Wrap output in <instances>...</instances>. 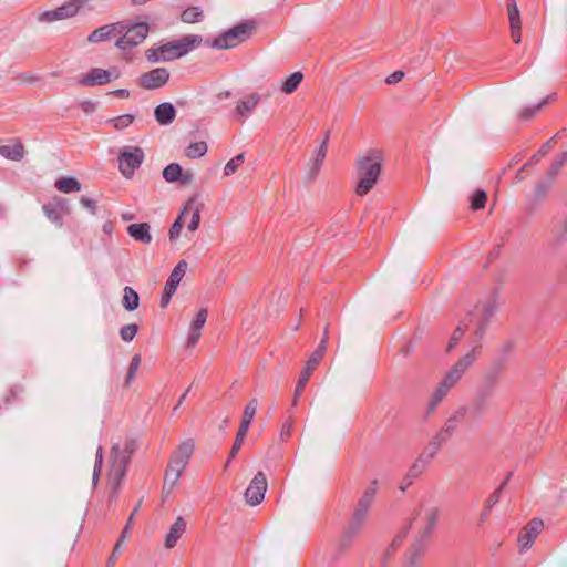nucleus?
Returning a JSON list of instances; mask_svg holds the SVG:
<instances>
[{
	"instance_id": "nucleus-27",
	"label": "nucleus",
	"mask_w": 567,
	"mask_h": 567,
	"mask_svg": "<svg viewBox=\"0 0 567 567\" xmlns=\"http://www.w3.org/2000/svg\"><path fill=\"white\" fill-rule=\"evenodd\" d=\"M258 405H259V403H258V400L256 398H252L246 404V406L244 409V412H243V419H241V422H240L239 430H244V431L248 432L250 423H251V421L255 417V414L257 412Z\"/></svg>"
},
{
	"instance_id": "nucleus-10",
	"label": "nucleus",
	"mask_w": 567,
	"mask_h": 567,
	"mask_svg": "<svg viewBox=\"0 0 567 567\" xmlns=\"http://www.w3.org/2000/svg\"><path fill=\"white\" fill-rule=\"evenodd\" d=\"M267 486L268 484L265 474L262 472H258L245 492L246 502L251 506L260 504L264 501Z\"/></svg>"
},
{
	"instance_id": "nucleus-40",
	"label": "nucleus",
	"mask_w": 567,
	"mask_h": 567,
	"mask_svg": "<svg viewBox=\"0 0 567 567\" xmlns=\"http://www.w3.org/2000/svg\"><path fill=\"white\" fill-rule=\"evenodd\" d=\"M502 487L503 486H501L498 489H496L489 496V498L486 501L484 509H483L482 515H481L482 520H484L488 516L492 507L498 503L499 497H501V493H502Z\"/></svg>"
},
{
	"instance_id": "nucleus-13",
	"label": "nucleus",
	"mask_w": 567,
	"mask_h": 567,
	"mask_svg": "<svg viewBox=\"0 0 567 567\" xmlns=\"http://www.w3.org/2000/svg\"><path fill=\"white\" fill-rule=\"evenodd\" d=\"M370 509L357 505L351 516L350 523L344 532L346 537L352 538L360 533L368 519Z\"/></svg>"
},
{
	"instance_id": "nucleus-48",
	"label": "nucleus",
	"mask_w": 567,
	"mask_h": 567,
	"mask_svg": "<svg viewBox=\"0 0 567 567\" xmlns=\"http://www.w3.org/2000/svg\"><path fill=\"white\" fill-rule=\"evenodd\" d=\"M140 505H141V502H138V504L133 509L131 516L128 517L126 526L124 527V529L122 530V533L120 535V542H125L126 539H128L130 530H131V527H132V524H133V520H134V516L138 512Z\"/></svg>"
},
{
	"instance_id": "nucleus-45",
	"label": "nucleus",
	"mask_w": 567,
	"mask_h": 567,
	"mask_svg": "<svg viewBox=\"0 0 567 567\" xmlns=\"http://www.w3.org/2000/svg\"><path fill=\"white\" fill-rule=\"evenodd\" d=\"M138 331V327L135 323L125 324L120 330V336L123 341H132Z\"/></svg>"
},
{
	"instance_id": "nucleus-8",
	"label": "nucleus",
	"mask_w": 567,
	"mask_h": 567,
	"mask_svg": "<svg viewBox=\"0 0 567 567\" xmlns=\"http://www.w3.org/2000/svg\"><path fill=\"white\" fill-rule=\"evenodd\" d=\"M120 76L121 70L117 66H112L107 70L93 68L83 74L79 82L84 86H96L107 84Z\"/></svg>"
},
{
	"instance_id": "nucleus-12",
	"label": "nucleus",
	"mask_w": 567,
	"mask_h": 567,
	"mask_svg": "<svg viewBox=\"0 0 567 567\" xmlns=\"http://www.w3.org/2000/svg\"><path fill=\"white\" fill-rule=\"evenodd\" d=\"M544 523L540 519H532L520 532L518 543L522 550L528 549L538 534L543 530Z\"/></svg>"
},
{
	"instance_id": "nucleus-63",
	"label": "nucleus",
	"mask_w": 567,
	"mask_h": 567,
	"mask_svg": "<svg viewBox=\"0 0 567 567\" xmlns=\"http://www.w3.org/2000/svg\"><path fill=\"white\" fill-rule=\"evenodd\" d=\"M81 107L86 113L93 112L95 110V103H93L92 101H84L81 103Z\"/></svg>"
},
{
	"instance_id": "nucleus-57",
	"label": "nucleus",
	"mask_w": 567,
	"mask_h": 567,
	"mask_svg": "<svg viewBox=\"0 0 567 567\" xmlns=\"http://www.w3.org/2000/svg\"><path fill=\"white\" fill-rule=\"evenodd\" d=\"M373 501H374L373 497L362 494L357 505H360L361 507H367L370 509L373 504Z\"/></svg>"
},
{
	"instance_id": "nucleus-4",
	"label": "nucleus",
	"mask_w": 567,
	"mask_h": 567,
	"mask_svg": "<svg viewBox=\"0 0 567 567\" xmlns=\"http://www.w3.org/2000/svg\"><path fill=\"white\" fill-rule=\"evenodd\" d=\"M203 42V38L197 34H189L181 40L172 41L161 45V54L163 61H173L178 59L194 49L198 48Z\"/></svg>"
},
{
	"instance_id": "nucleus-21",
	"label": "nucleus",
	"mask_w": 567,
	"mask_h": 567,
	"mask_svg": "<svg viewBox=\"0 0 567 567\" xmlns=\"http://www.w3.org/2000/svg\"><path fill=\"white\" fill-rule=\"evenodd\" d=\"M425 554V544L417 539L411 547L406 550L404 555L403 561L417 567L421 563L422 557Z\"/></svg>"
},
{
	"instance_id": "nucleus-52",
	"label": "nucleus",
	"mask_w": 567,
	"mask_h": 567,
	"mask_svg": "<svg viewBox=\"0 0 567 567\" xmlns=\"http://www.w3.org/2000/svg\"><path fill=\"white\" fill-rule=\"evenodd\" d=\"M40 20L44 22H54L56 20H60L58 16V9L42 13Z\"/></svg>"
},
{
	"instance_id": "nucleus-26",
	"label": "nucleus",
	"mask_w": 567,
	"mask_h": 567,
	"mask_svg": "<svg viewBox=\"0 0 567 567\" xmlns=\"http://www.w3.org/2000/svg\"><path fill=\"white\" fill-rule=\"evenodd\" d=\"M190 206H192V203H188L185 206V208L182 210V213L178 215V217L176 218L174 224L172 225V227L169 229V234H168L171 241H175L179 237L181 231L186 224V219L188 218Z\"/></svg>"
},
{
	"instance_id": "nucleus-56",
	"label": "nucleus",
	"mask_w": 567,
	"mask_h": 567,
	"mask_svg": "<svg viewBox=\"0 0 567 567\" xmlns=\"http://www.w3.org/2000/svg\"><path fill=\"white\" fill-rule=\"evenodd\" d=\"M174 293H175L174 291L164 288L163 296H162V299H161V307L162 308H166L168 306V303L171 301V298H172V296Z\"/></svg>"
},
{
	"instance_id": "nucleus-50",
	"label": "nucleus",
	"mask_w": 567,
	"mask_h": 567,
	"mask_svg": "<svg viewBox=\"0 0 567 567\" xmlns=\"http://www.w3.org/2000/svg\"><path fill=\"white\" fill-rule=\"evenodd\" d=\"M145 55L150 62H158L162 60L161 47L151 48L145 51Z\"/></svg>"
},
{
	"instance_id": "nucleus-47",
	"label": "nucleus",
	"mask_w": 567,
	"mask_h": 567,
	"mask_svg": "<svg viewBox=\"0 0 567 567\" xmlns=\"http://www.w3.org/2000/svg\"><path fill=\"white\" fill-rule=\"evenodd\" d=\"M567 161V153H560L557 155L555 162L551 165V168L548 173L550 182L555 178L560 167L565 164Z\"/></svg>"
},
{
	"instance_id": "nucleus-5",
	"label": "nucleus",
	"mask_w": 567,
	"mask_h": 567,
	"mask_svg": "<svg viewBox=\"0 0 567 567\" xmlns=\"http://www.w3.org/2000/svg\"><path fill=\"white\" fill-rule=\"evenodd\" d=\"M252 25L249 23H243L236 25L225 33L220 34L212 42V48L218 50H228L233 49L240 43H243L249 35L252 30Z\"/></svg>"
},
{
	"instance_id": "nucleus-20",
	"label": "nucleus",
	"mask_w": 567,
	"mask_h": 567,
	"mask_svg": "<svg viewBox=\"0 0 567 567\" xmlns=\"http://www.w3.org/2000/svg\"><path fill=\"white\" fill-rule=\"evenodd\" d=\"M150 228L147 223L132 224L127 227V233L135 240L147 245L152 241Z\"/></svg>"
},
{
	"instance_id": "nucleus-7",
	"label": "nucleus",
	"mask_w": 567,
	"mask_h": 567,
	"mask_svg": "<svg viewBox=\"0 0 567 567\" xmlns=\"http://www.w3.org/2000/svg\"><path fill=\"white\" fill-rule=\"evenodd\" d=\"M440 514L441 511L435 505L422 506L421 512L417 516L419 540L424 542L431 536L432 532L434 530L437 524Z\"/></svg>"
},
{
	"instance_id": "nucleus-44",
	"label": "nucleus",
	"mask_w": 567,
	"mask_h": 567,
	"mask_svg": "<svg viewBox=\"0 0 567 567\" xmlns=\"http://www.w3.org/2000/svg\"><path fill=\"white\" fill-rule=\"evenodd\" d=\"M247 435V432L244 430H238L235 442L233 444V447L230 450L229 460L226 463V466L229 464L230 460L236 456L238 451L241 449L245 437Z\"/></svg>"
},
{
	"instance_id": "nucleus-2",
	"label": "nucleus",
	"mask_w": 567,
	"mask_h": 567,
	"mask_svg": "<svg viewBox=\"0 0 567 567\" xmlns=\"http://www.w3.org/2000/svg\"><path fill=\"white\" fill-rule=\"evenodd\" d=\"M480 347L473 348L470 352L461 357L454 365L446 372L444 379L439 383L436 390L431 396L430 408L435 409L440 402L447 395L463 378L465 372L475 363L480 355Z\"/></svg>"
},
{
	"instance_id": "nucleus-53",
	"label": "nucleus",
	"mask_w": 567,
	"mask_h": 567,
	"mask_svg": "<svg viewBox=\"0 0 567 567\" xmlns=\"http://www.w3.org/2000/svg\"><path fill=\"white\" fill-rule=\"evenodd\" d=\"M507 14L508 19L520 16L519 9L517 7L516 0H509L507 3Z\"/></svg>"
},
{
	"instance_id": "nucleus-22",
	"label": "nucleus",
	"mask_w": 567,
	"mask_h": 567,
	"mask_svg": "<svg viewBox=\"0 0 567 567\" xmlns=\"http://www.w3.org/2000/svg\"><path fill=\"white\" fill-rule=\"evenodd\" d=\"M187 267L188 264L186 262V260H179L177 265L174 267L173 271L171 272L169 278L164 288L175 292L179 282L182 281L183 277L187 271Z\"/></svg>"
},
{
	"instance_id": "nucleus-37",
	"label": "nucleus",
	"mask_w": 567,
	"mask_h": 567,
	"mask_svg": "<svg viewBox=\"0 0 567 567\" xmlns=\"http://www.w3.org/2000/svg\"><path fill=\"white\" fill-rule=\"evenodd\" d=\"M181 175L182 167L176 163L167 165L163 171V177L169 183L176 182Z\"/></svg>"
},
{
	"instance_id": "nucleus-55",
	"label": "nucleus",
	"mask_w": 567,
	"mask_h": 567,
	"mask_svg": "<svg viewBox=\"0 0 567 567\" xmlns=\"http://www.w3.org/2000/svg\"><path fill=\"white\" fill-rule=\"evenodd\" d=\"M291 430H292V421H286L282 426H281V431H280V436L281 439H286V437H289L290 434H291Z\"/></svg>"
},
{
	"instance_id": "nucleus-31",
	"label": "nucleus",
	"mask_w": 567,
	"mask_h": 567,
	"mask_svg": "<svg viewBox=\"0 0 567 567\" xmlns=\"http://www.w3.org/2000/svg\"><path fill=\"white\" fill-rule=\"evenodd\" d=\"M204 18V11L200 7H188L181 14V20L184 23H197L200 22Z\"/></svg>"
},
{
	"instance_id": "nucleus-42",
	"label": "nucleus",
	"mask_w": 567,
	"mask_h": 567,
	"mask_svg": "<svg viewBox=\"0 0 567 567\" xmlns=\"http://www.w3.org/2000/svg\"><path fill=\"white\" fill-rule=\"evenodd\" d=\"M464 419V412L460 411L452 415L445 423L442 433L451 434Z\"/></svg>"
},
{
	"instance_id": "nucleus-16",
	"label": "nucleus",
	"mask_w": 567,
	"mask_h": 567,
	"mask_svg": "<svg viewBox=\"0 0 567 567\" xmlns=\"http://www.w3.org/2000/svg\"><path fill=\"white\" fill-rule=\"evenodd\" d=\"M123 30L124 27L121 23L106 24L94 30L89 35L87 41L91 43H99L121 34Z\"/></svg>"
},
{
	"instance_id": "nucleus-29",
	"label": "nucleus",
	"mask_w": 567,
	"mask_h": 567,
	"mask_svg": "<svg viewBox=\"0 0 567 567\" xmlns=\"http://www.w3.org/2000/svg\"><path fill=\"white\" fill-rule=\"evenodd\" d=\"M327 143H328V137H326L322 143L320 144V146L318 147V150L316 151V154H315V157L312 159V165H311V168H310V174L311 176H316L320 168H321V165L327 156Z\"/></svg>"
},
{
	"instance_id": "nucleus-6",
	"label": "nucleus",
	"mask_w": 567,
	"mask_h": 567,
	"mask_svg": "<svg viewBox=\"0 0 567 567\" xmlns=\"http://www.w3.org/2000/svg\"><path fill=\"white\" fill-rule=\"evenodd\" d=\"M144 161V152L137 146H125L118 156L120 172L127 178L132 177L135 169L141 166Z\"/></svg>"
},
{
	"instance_id": "nucleus-54",
	"label": "nucleus",
	"mask_w": 567,
	"mask_h": 567,
	"mask_svg": "<svg viewBox=\"0 0 567 567\" xmlns=\"http://www.w3.org/2000/svg\"><path fill=\"white\" fill-rule=\"evenodd\" d=\"M378 487H379V482L377 480H373L369 483V485L364 489L363 494L374 498L377 495V492H378Z\"/></svg>"
},
{
	"instance_id": "nucleus-60",
	"label": "nucleus",
	"mask_w": 567,
	"mask_h": 567,
	"mask_svg": "<svg viewBox=\"0 0 567 567\" xmlns=\"http://www.w3.org/2000/svg\"><path fill=\"white\" fill-rule=\"evenodd\" d=\"M80 203L82 204V206H84L85 208H87L91 213H94V209H95V202L86 198V197H82Z\"/></svg>"
},
{
	"instance_id": "nucleus-59",
	"label": "nucleus",
	"mask_w": 567,
	"mask_h": 567,
	"mask_svg": "<svg viewBox=\"0 0 567 567\" xmlns=\"http://www.w3.org/2000/svg\"><path fill=\"white\" fill-rule=\"evenodd\" d=\"M403 76H404V72L396 71L388 76L386 83H389V84L396 83V82L401 81L403 79Z\"/></svg>"
},
{
	"instance_id": "nucleus-19",
	"label": "nucleus",
	"mask_w": 567,
	"mask_h": 567,
	"mask_svg": "<svg viewBox=\"0 0 567 567\" xmlns=\"http://www.w3.org/2000/svg\"><path fill=\"white\" fill-rule=\"evenodd\" d=\"M260 95L250 93L245 99L237 102L236 114L240 117H247L259 104Z\"/></svg>"
},
{
	"instance_id": "nucleus-23",
	"label": "nucleus",
	"mask_w": 567,
	"mask_h": 567,
	"mask_svg": "<svg viewBox=\"0 0 567 567\" xmlns=\"http://www.w3.org/2000/svg\"><path fill=\"white\" fill-rule=\"evenodd\" d=\"M194 450H195L194 440L187 439L177 446L176 451L172 455V458L187 465L193 453H194Z\"/></svg>"
},
{
	"instance_id": "nucleus-15",
	"label": "nucleus",
	"mask_w": 567,
	"mask_h": 567,
	"mask_svg": "<svg viewBox=\"0 0 567 567\" xmlns=\"http://www.w3.org/2000/svg\"><path fill=\"white\" fill-rule=\"evenodd\" d=\"M326 353V340H321L317 349L311 353L310 358L308 359L306 367L300 373V380L308 382L312 372L320 363L321 359L323 358Z\"/></svg>"
},
{
	"instance_id": "nucleus-3",
	"label": "nucleus",
	"mask_w": 567,
	"mask_h": 567,
	"mask_svg": "<svg viewBox=\"0 0 567 567\" xmlns=\"http://www.w3.org/2000/svg\"><path fill=\"white\" fill-rule=\"evenodd\" d=\"M132 447L126 445L124 450L117 445L112 446L110 457V468L107 472V489L110 499L117 495L122 480L126 473V467L132 454Z\"/></svg>"
},
{
	"instance_id": "nucleus-35",
	"label": "nucleus",
	"mask_w": 567,
	"mask_h": 567,
	"mask_svg": "<svg viewBox=\"0 0 567 567\" xmlns=\"http://www.w3.org/2000/svg\"><path fill=\"white\" fill-rule=\"evenodd\" d=\"M58 9V16L60 20L62 19H69L74 17L79 12V4L76 1H70L68 3H64L63 6L56 8Z\"/></svg>"
},
{
	"instance_id": "nucleus-14",
	"label": "nucleus",
	"mask_w": 567,
	"mask_h": 567,
	"mask_svg": "<svg viewBox=\"0 0 567 567\" xmlns=\"http://www.w3.org/2000/svg\"><path fill=\"white\" fill-rule=\"evenodd\" d=\"M186 466V464L171 457L164 476V489L171 492L176 486Z\"/></svg>"
},
{
	"instance_id": "nucleus-24",
	"label": "nucleus",
	"mask_w": 567,
	"mask_h": 567,
	"mask_svg": "<svg viewBox=\"0 0 567 567\" xmlns=\"http://www.w3.org/2000/svg\"><path fill=\"white\" fill-rule=\"evenodd\" d=\"M0 155L11 161H21L24 156V147L20 142L14 141L0 146Z\"/></svg>"
},
{
	"instance_id": "nucleus-30",
	"label": "nucleus",
	"mask_w": 567,
	"mask_h": 567,
	"mask_svg": "<svg viewBox=\"0 0 567 567\" xmlns=\"http://www.w3.org/2000/svg\"><path fill=\"white\" fill-rule=\"evenodd\" d=\"M55 187L64 194L75 193V192L81 190V184L74 177H62V178L58 179L55 183Z\"/></svg>"
},
{
	"instance_id": "nucleus-58",
	"label": "nucleus",
	"mask_w": 567,
	"mask_h": 567,
	"mask_svg": "<svg viewBox=\"0 0 567 567\" xmlns=\"http://www.w3.org/2000/svg\"><path fill=\"white\" fill-rule=\"evenodd\" d=\"M307 382L302 381L299 379L298 383H297V386H296V390H295V396H293V405L297 404V400L299 399V396L301 395L305 386H306Z\"/></svg>"
},
{
	"instance_id": "nucleus-18",
	"label": "nucleus",
	"mask_w": 567,
	"mask_h": 567,
	"mask_svg": "<svg viewBox=\"0 0 567 567\" xmlns=\"http://www.w3.org/2000/svg\"><path fill=\"white\" fill-rule=\"evenodd\" d=\"M207 320V309H200L195 319L190 323V329L188 333V343L194 347L199 338H200V330L204 327L205 322Z\"/></svg>"
},
{
	"instance_id": "nucleus-46",
	"label": "nucleus",
	"mask_w": 567,
	"mask_h": 567,
	"mask_svg": "<svg viewBox=\"0 0 567 567\" xmlns=\"http://www.w3.org/2000/svg\"><path fill=\"white\" fill-rule=\"evenodd\" d=\"M140 364H141V357H140V354H135L132 358L131 363H130V368H128L126 380H125L126 385H130L132 380L135 378L137 370L140 368Z\"/></svg>"
},
{
	"instance_id": "nucleus-61",
	"label": "nucleus",
	"mask_w": 567,
	"mask_h": 567,
	"mask_svg": "<svg viewBox=\"0 0 567 567\" xmlns=\"http://www.w3.org/2000/svg\"><path fill=\"white\" fill-rule=\"evenodd\" d=\"M544 103H545V101H544V102H542V103H540L537 107H535V109H526V110H524V111L522 112V117H524V118H530V117H533V116H534V114L536 113V111H537V110H539Z\"/></svg>"
},
{
	"instance_id": "nucleus-11",
	"label": "nucleus",
	"mask_w": 567,
	"mask_h": 567,
	"mask_svg": "<svg viewBox=\"0 0 567 567\" xmlns=\"http://www.w3.org/2000/svg\"><path fill=\"white\" fill-rule=\"evenodd\" d=\"M169 79V72L164 68H157L143 74L140 84L146 90H156L164 86Z\"/></svg>"
},
{
	"instance_id": "nucleus-64",
	"label": "nucleus",
	"mask_w": 567,
	"mask_h": 567,
	"mask_svg": "<svg viewBox=\"0 0 567 567\" xmlns=\"http://www.w3.org/2000/svg\"><path fill=\"white\" fill-rule=\"evenodd\" d=\"M114 94H116L117 96L122 97V99H126L128 97V91L127 90H124V89H120V90H116L114 92Z\"/></svg>"
},
{
	"instance_id": "nucleus-62",
	"label": "nucleus",
	"mask_w": 567,
	"mask_h": 567,
	"mask_svg": "<svg viewBox=\"0 0 567 567\" xmlns=\"http://www.w3.org/2000/svg\"><path fill=\"white\" fill-rule=\"evenodd\" d=\"M123 542H120V539L117 540V543L115 544V547H114V550H113V554L112 556L110 557L109 559V564H113L116 558H117V554L120 553L121 550V545H122Z\"/></svg>"
},
{
	"instance_id": "nucleus-1",
	"label": "nucleus",
	"mask_w": 567,
	"mask_h": 567,
	"mask_svg": "<svg viewBox=\"0 0 567 567\" xmlns=\"http://www.w3.org/2000/svg\"><path fill=\"white\" fill-rule=\"evenodd\" d=\"M383 153L371 148L360 154L357 158V185L358 196L367 195L378 183L383 168Z\"/></svg>"
},
{
	"instance_id": "nucleus-41",
	"label": "nucleus",
	"mask_w": 567,
	"mask_h": 567,
	"mask_svg": "<svg viewBox=\"0 0 567 567\" xmlns=\"http://www.w3.org/2000/svg\"><path fill=\"white\" fill-rule=\"evenodd\" d=\"M244 163V155L238 154L237 156L233 157L230 161L227 162V164L224 167V174L225 176H230L235 174L238 169V167Z\"/></svg>"
},
{
	"instance_id": "nucleus-25",
	"label": "nucleus",
	"mask_w": 567,
	"mask_h": 567,
	"mask_svg": "<svg viewBox=\"0 0 567 567\" xmlns=\"http://www.w3.org/2000/svg\"><path fill=\"white\" fill-rule=\"evenodd\" d=\"M154 114L159 124L167 125L174 121L176 112L171 103H162L155 109Z\"/></svg>"
},
{
	"instance_id": "nucleus-34",
	"label": "nucleus",
	"mask_w": 567,
	"mask_h": 567,
	"mask_svg": "<svg viewBox=\"0 0 567 567\" xmlns=\"http://www.w3.org/2000/svg\"><path fill=\"white\" fill-rule=\"evenodd\" d=\"M509 30H511V38L514 43L518 44L522 42V19L520 16L509 18Z\"/></svg>"
},
{
	"instance_id": "nucleus-51",
	"label": "nucleus",
	"mask_w": 567,
	"mask_h": 567,
	"mask_svg": "<svg viewBox=\"0 0 567 567\" xmlns=\"http://www.w3.org/2000/svg\"><path fill=\"white\" fill-rule=\"evenodd\" d=\"M464 332H465V329L462 328L461 326H458L455 329V331H454V333H453V336H452V338H451V340H450V342L447 344V350L449 351L452 350L453 347H455V344L458 342V340L463 337Z\"/></svg>"
},
{
	"instance_id": "nucleus-17",
	"label": "nucleus",
	"mask_w": 567,
	"mask_h": 567,
	"mask_svg": "<svg viewBox=\"0 0 567 567\" xmlns=\"http://www.w3.org/2000/svg\"><path fill=\"white\" fill-rule=\"evenodd\" d=\"M186 530V520L179 516L171 526L169 532L165 537V547L172 549L176 546L177 540L184 535Z\"/></svg>"
},
{
	"instance_id": "nucleus-33",
	"label": "nucleus",
	"mask_w": 567,
	"mask_h": 567,
	"mask_svg": "<svg viewBox=\"0 0 567 567\" xmlns=\"http://www.w3.org/2000/svg\"><path fill=\"white\" fill-rule=\"evenodd\" d=\"M208 147L205 142H194L185 151L188 158H198L206 154Z\"/></svg>"
},
{
	"instance_id": "nucleus-38",
	"label": "nucleus",
	"mask_w": 567,
	"mask_h": 567,
	"mask_svg": "<svg viewBox=\"0 0 567 567\" xmlns=\"http://www.w3.org/2000/svg\"><path fill=\"white\" fill-rule=\"evenodd\" d=\"M199 221H200L199 209L196 207L193 208V205H192L189 208V214H188V218L186 219L185 226L187 227L188 230L195 231L199 226Z\"/></svg>"
},
{
	"instance_id": "nucleus-43",
	"label": "nucleus",
	"mask_w": 567,
	"mask_h": 567,
	"mask_svg": "<svg viewBox=\"0 0 567 567\" xmlns=\"http://www.w3.org/2000/svg\"><path fill=\"white\" fill-rule=\"evenodd\" d=\"M110 122L113 124L115 130L120 131L128 127L134 122V116L131 114H124L112 118Z\"/></svg>"
},
{
	"instance_id": "nucleus-32",
	"label": "nucleus",
	"mask_w": 567,
	"mask_h": 567,
	"mask_svg": "<svg viewBox=\"0 0 567 567\" xmlns=\"http://www.w3.org/2000/svg\"><path fill=\"white\" fill-rule=\"evenodd\" d=\"M303 79V74L299 71L293 72L290 74L282 83L281 91L286 94L293 93L297 87L300 85L301 81Z\"/></svg>"
},
{
	"instance_id": "nucleus-39",
	"label": "nucleus",
	"mask_w": 567,
	"mask_h": 567,
	"mask_svg": "<svg viewBox=\"0 0 567 567\" xmlns=\"http://www.w3.org/2000/svg\"><path fill=\"white\" fill-rule=\"evenodd\" d=\"M487 195L484 190L477 189L471 197V208L478 210L485 207Z\"/></svg>"
},
{
	"instance_id": "nucleus-36",
	"label": "nucleus",
	"mask_w": 567,
	"mask_h": 567,
	"mask_svg": "<svg viewBox=\"0 0 567 567\" xmlns=\"http://www.w3.org/2000/svg\"><path fill=\"white\" fill-rule=\"evenodd\" d=\"M42 210H43L44 215L47 216V218L51 223L55 224L59 227H62V225H63L62 215L58 208H55L51 205H43Z\"/></svg>"
},
{
	"instance_id": "nucleus-28",
	"label": "nucleus",
	"mask_w": 567,
	"mask_h": 567,
	"mask_svg": "<svg viewBox=\"0 0 567 567\" xmlns=\"http://www.w3.org/2000/svg\"><path fill=\"white\" fill-rule=\"evenodd\" d=\"M122 305L127 311H134L138 308L140 297L133 288L126 286L123 289Z\"/></svg>"
},
{
	"instance_id": "nucleus-9",
	"label": "nucleus",
	"mask_w": 567,
	"mask_h": 567,
	"mask_svg": "<svg viewBox=\"0 0 567 567\" xmlns=\"http://www.w3.org/2000/svg\"><path fill=\"white\" fill-rule=\"evenodd\" d=\"M150 32L146 23H136L116 41V47L123 51L141 44Z\"/></svg>"
},
{
	"instance_id": "nucleus-49",
	"label": "nucleus",
	"mask_w": 567,
	"mask_h": 567,
	"mask_svg": "<svg viewBox=\"0 0 567 567\" xmlns=\"http://www.w3.org/2000/svg\"><path fill=\"white\" fill-rule=\"evenodd\" d=\"M101 466H102V449L99 447L97 452H96V462L94 465L93 477H92L93 487H95L99 483L100 474H101Z\"/></svg>"
}]
</instances>
